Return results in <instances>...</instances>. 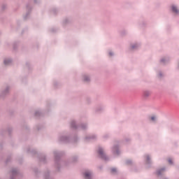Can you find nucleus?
<instances>
[{
	"mask_svg": "<svg viewBox=\"0 0 179 179\" xmlns=\"http://www.w3.org/2000/svg\"><path fill=\"white\" fill-rule=\"evenodd\" d=\"M78 137L72 138V136L69 133H62L57 137L59 143H75L78 142Z\"/></svg>",
	"mask_w": 179,
	"mask_h": 179,
	"instance_id": "nucleus-1",
	"label": "nucleus"
},
{
	"mask_svg": "<svg viewBox=\"0 0 179 179\" xmlns=\"http://www.w3.org/2000/svg\"><path fill=\"white\" fill-rule=\"evenodd\" d=\"M53 155L55 157V167L57 169V171H59L62 166H64V162L61 160V157L64 155V152L55 150L53 151Z\"/></svg>",
	"mask_w": 179,
	"mask_h": 179,
	"instance_id": "nucleus-2",
	"label": "nucleus"
},
{
	"mask_svg": "<svg viewBox=\"0 0 179 179\" xmlns=\"http://www.w3.org/2000/svg\"><path fill=\"white\" fill-rule=\"evenodd\" d=\"M97 155L100 159L104 160L105 162H108L110 160V157L107 156V154H106V149L104 147L98 148Z\"/></svg>",
	"mask_w": 179,
	"mask_h": 179,
	"instance_id": "nucleus-3",
	"label": "nucleus"
},
{
	"mask_svg": "<svg viewBox=\"0 0 179 179\" xmlns=\"http://www.w3.org/2000/svg\"><path fill=\"white\" fill-rule=\"evenodd\" d=\"M70 127L73 129H79V128L81 129H87V123H81L80 125H79V123H78L76 120H71L70 122Z\"/></svg>",
	"mask_w": 179,
	"mask_h": 179,
	"instance_id": "nucleus-4",
	"label": "nucleus"
},
{
	"mask_svg": "<svg viewBox=\"0 0 179 179\" xmlns=\"http://www.w3.org/2000/svg\"><path fill=\"white\" fill-rule=\"evenodd\" d=\"M169 12L173 15L175 17L179 16V5L176 3H172L169 6Z\"/></svg>",
	"mask_w": 179,
	"mask_h": 179,
	"instance_id": "nucleus-5",
	"label": "nucleus"
},
{
	"mask_svg": "<svg viewBox=\"0 0 179 179\" xmlns=\"http://www.w3.org/2000/svg\"><path fill=\"white\" fill-rule=\"evenodd\" d=\"M167 170H169L168 166H162L156 170L155 174L159 179L162 178L166 176V171H167Z\"/></svg>",
	"mask_w": 179,
	"mask_h": 179,
	"instance_id": "nucleus-6",
	"label": "nucleus"
},
{
	"mask_svg": "<svg viewBox=\"0 0 179 179\" xmlns=\"http://www.w3.org/2000/svg\"><path fill=\"white\" fill-rule=\"evenodd\" d=\"M110 152L113 156L117 157L121 155V149H120V144H114L110 148Z\"/></svg>",
	"mask_w": 179,
	"mask_h": 179,
	"instance_id": "nucleus-7",
	"label": "nucleus"
},
{
	"mask_svg": "<svg viewBox=\"0 0 179 179\" xmlns=\"http://www.w3.org/2000/svg\"><path fill=\"white\" fill-rule=\"evenodd\" d=\"M143 160L145 166L147 167H150L152 164H153V161L152 160V154H145L143 155Z\"/></svg>",
	"mask_w": 179,
	"mask_h": 179,
	"instance_id": "nucleus-8",
	"label": "nucleus"
},
{
	"mask_svg": "<svg viewBox=\"0 0 179 179\" xmlns=\"http://www.w3.org/2000/svg\"><path fill=\"white\" fill-rule=\"evenodd\" d=\"M170 61H171V57L167 55L162 57L159 59L160 64L163 65H167V64H169Z\"/></svg>",
	"mask_w": 179,
	"mask_h": 179,
	"instance_id": "nucleus-9",
	"label": "nucleus"
},
{
	"mask_svg": "<svg viewBox=\"0 0 179 179\" xmlns=\"http://www.w3.org/2000/svg\"><path fill=\"white\" fill-rule=\"evenodd\" d=\"M10 92V85H7L4 87L2 90L1 92L0 93V97H5V96H8Z\"/></svg>",
	"mask_w": 179,
	"mask_h": 179,
	"instance_id": "nucleus-10",
	"label": "nucleus"
},
{
	"mask_svg": "<svg viewBox=\"0 0 179 179\" xmlns=\"http://www.w3.org/2000/svg\"><path fill=\"white\" fill-rule=\"evenodd\" d=\"M83 176L84 179H93V171L90 169H86L84 171Z\"/></svg>",
	"mask_w": 179,
	"mask_h": 179,
	"instance_id": "nucleus-11",
	"label": "nucleus"
},
{
	"mask_svg": "<svg viewBox=\"0 0 179 179\" xmlns=\"http://www.w3.org/2000/svg\"><path fill=\"white\" fill-rule=\"evenodd\" d=\"M97 134H87L84 139L85 141H86V142H89L90 141H97Z\"/></svg>",
	"mask_w": 179,
	"mask_h": 179,
	"instance_id": "nucleus-12",
	"label": "nucleus"
},
{
	"mask_svg": "<svg viewBox=\"0 0 179 179\" xmlns=\"http://www.w3.org/2000/svg\"><path fill=\"white\" fill-rule=\"evenodd\" d=\"M139 47H141V42H133L130 43L129 48L131 51H134L135 50H138Z\"/></svg>",
	"mask_w": 179,
	"mask_h": 179,
	"instance_id": "nucleus-13",
	"label": "nucleus"
},
{
	"mask_svg": "<svg viewBox=\"0 0 179 179\" xmlns=\"http://www.w3.org/2000/svg\"><path fill=\"white\" fill-rule=\"evenodd\" d=\"M158 119H159V117L157 116V115L154 114L148 116V121L151 124H156L157 122Z\"/></svg>",
	"mask_w": 179,
	"mask_h": 179,
	"instance_id": "nucleus-14",
	"label": "nucleus"
},
{
	"mask_svg": "<svg viewBox=\"0 0 179 179\" xmlns=\"http://www.w3.org/2000/svg\"><path fill=\"white\" fill-rule=\"evenodd\" d=\"M81 78L83 82H85L86 83H89L90 80H92V77L88 73H83L81 75Z\"/></svg>",
	"mask_w": 179,
	"mask_h": 179,
	"instance_id": "nucleus-15",
	"label": "nucleus"
},
{
	"mask_svg": "<svg viewBox=\"0 0 179 179\" xmlns=\"http://www.w3.org/2000/svg\"><path fill=\"white\" fill-rule=\"evenodd\" d=\"M19 174V170L16 168H13L10 171V179H15L16 178V176Z\"/></svg>",
	"mask_w": 179,
	"mask_h": 179,
	"instance_id": "nucleus-16",
	"label": "nucleus"
},
{
	"mask_svg": "<svg viewBox=\"0 0 179 179\" xmlns=\"http://www.w3.org/2000/svg\"><path fill=\"white\" fill-rule=\"evenodd\" d=\"M150 94H152V92L149 90H145L143 92V97L144 99H148L150 97Z\"/></svg>",
	"mask_w": 179,
	"mask_h": 179,
	"instance_id": "nucleus-17",
	"label": "nucleus"
},
{
	"mask_svg": "<svg viewBox=\"0 0 179 179\" xmlns=\"http://www.w3.org/2000/svg\"><path fill=\"white\" fill-rule=\"evenodd\" d=\"M104 108H105L104 106L99 105L95 108L94 111L95 113H103V111L104 110Z\"/></svg>",
	"mask_w": 179,
	"mask_h": 179,
	"instance_id": "nucleus-18",
	"label": "nucleus"
},
{
	"mask_svg": "<svg viewBox=\"0 0 179 179\" xmlns=\"http://www.w3.org/2000/svg\"><path fill=\"white\" fill-rule=\"evenodd\" d=\"M72 22V18L71 17H65L64 18L62 23L64 26H66V24H69V23Z\"/></svg>",
	"mask_w": 179,
	"mask_h": 179,
	"instance_id": "nucleus-19",
	"label": "nucleus"
},
{
	"mask_svg": "<svg viewBox=\"0 0 179 179\" xmlns=\"http://www.w3.org/2000/svg\"><path fill=\"white\" fill-rule=\"evenodd\" d=\"M12 62H13V60L12 59V58H10V57H7L3 60V64L4 65H6V66L10 65Z\"/></svg>",
	"mask_w": 179,
	"mask_h": 179,
	"instance_id": "nucleus-20",
	"label": "nucleus"
},
{
	"mask_svg": "<svg viewBox=\"0 0 179 179\" xmlns=\"http://www.w3.org/2000/svg\"><path fill=\"white\" fill-rule=\"evenodd\" d=\"M27 8L28 9V12L25 15H24V16H23V18L24 19V20H27V19H29V17H30V9H31V8L29 6H27Z\"/></svg>",
	"mask_w": 179,
	"mask_h": 179,
	"instance_id": "nucleus-21",
	"label": "nucleus"
},
{
	"mask_svg": "<svg viewBox=\"0 0 179 179\" xmlns=\"http://www.w3.org/2000/svg\"><path fill=\"white\" fill-rule=\"evenodd\" d=\"M39 160L41 163H46L47 162V158L45 157V155H42L39 157Z\"/></svg>",
	"mask_w": 179,
	"mask_h": 179,
	"instance_id": "nucleus-22",
	"label": "nucleus"
},
{
	"mask_svg": "<svg viewBox=\"0 0 179 179\" xmlns=\"http://www.w3.org/2000/svg\"><path fill=\"white\" fill-rule=\"evenodd\" d=\"M43 112L41 110H37L35 111V117H41Z\"/></svg>",
	"mask_w": 179,
	"mask_h": 179,
	"instance_id": "nucleus-23",
	"label": "nucleus"
},
{
	"mask_svg": "<svg viewBox=\"0 0 179 179\" xmlns=\"http://www.w3.org/2000/svg\"><path fill=\"white\" fill-rule=\"evenodd\" d=\"M44 178L45 179H54L52 176L50 174V171H47L45 175H44Z\"/></svg>",
	"mask_w": 179,
	"mask_h": 179,
	"instance_id": "nucleus-24",
	"label": "nucleus"
},
{
	"mask_svg": "<svg viewBox=\"0 0 179 179\" xmlns=\"http://www.w3.org/2000/svg\"><path fill=\"white\" fill-rule=\"evenodd\" d=\"M157 78H163V76H164V73H163V71L159 70L158 71H157Z\"/></svg>",
	"mask_w": 179,
	"mask_h": 179,
	"instance_id": "nucleus-25",
	"label": "nucleus"
},
{
	"mask_svg": "<svg viewBox=\"0 0 179 179\" xmlns=\"http://www.w3.org/2000/svg\"><path fill=\"white\" fill-rule=\"evenodd\" d=\"M167 162L170 166H174V159L169 157L167 159Z\"/></svg>",
	"mask_w": 179,
	"mask_h": 179,
	"instance_id": "nucleus-26",
	"label": "nucleus"
},
{
	"mask_svg": "<svg viewBox=\"0 0 179 179\" xmlns=\"http://www.w3.org/2000/svg\"><path fill=\"white\" fill-rule=\"evenodd\" d=\"M110 173L111 174H113L114 176H115V174L118 173V169L117 168H111Z\"/></svg>",
	"mask_w": 179,
	"mask_h": 179,
	"instance_id": "nucleus-27",
	"label": "nucleus"
},
{
	"mask_svg": "<svg viewBox=\"0 0 179 179\" xmlns=\"http://www.w3.org/2000/svg\"><path fill=\"white\" fill-rule=\"evenodd\" d=\"M102 138L104 141H107V139H109V138H110V134H103Z\"/></svg>",
	"mask_w": 179,
	"mask_h": 179,
	"instance_id": "nucleus-28",
	"label": "nucleus"
},
{
	"mask_svg": "<svg viewBox=\"0 0 179 179\" xmlns=\"http://www.w3.org/2000/svg\"><path fill=\"white\" fill-rule=\"evenodd\" d=\"M27 152H28V153H36V150L31 149V148H29L27 150Z\"/></svg>",
	"mask_w": 179,
	"mask_h": 179,
	"instance_id": "nucleus-29",
	"label": "nucleus"
},
{
	"mask_svg": "<svg viewBox=\"0 0 179 179\" xmlns=\"http://www.w3.org/2000/svg\"><path fill=\"white\" fill-rule=\"evenodd\" d=\"M53 86H55V87H57V86H59V82H58L57 80H55L53 82Z\"/></svg>",
	"mask_w": 179,
	"mask_h": 179,
	"instance_id": "nucleus-30",
	"label": "nucleus"
},
{
	"mask_svg": "<svg viewBox=\"0 0 179 179\" xmlns=\"http://www.w3.org/2000/svg\"><path fill=\"white\" fill-rule=\"evenodd\" d=\"M108 55L110 56V57H114V52H113V51H109L108 52Z\"/></svg>",
	"mask_w": 179,
	"mask_h": 179,
	"instance_id": "nucleus-31",
	"label": "nucleus"
},
{
	"mask_svg": "<svg viewBox=\"0 0 179 179\" xmlns=\"http://www.w3.org/2000/svg\"><path fill=\"white\" fill-rule=\"evenodd\" d=\"M78 156L76 155V156L73 157L72 161L73 162H76V160H78Z\"/></svg>",
	"mask_w": 179,
	"mask_h": 179,
	"instance_id": "nucleus-32",
	"label": "nucleus"
},
{
	"mask_svg": "<svg viewBox=\"0 0 179 179\" xmlns=\"http://www.w3.org/2000/svg\"><path fill=\"white\" fill-rule=\"evenodd\" d=\"M126 163H127V164H132V160H131V159H127V160L126 161Z\"/></svg>",
	"mask_w": 179,
	"mask_h": 179,
	"instance_id": "nucleus-33",
	"label": "nucleus"
},
{
	"mask_svg": "<svg viewBox=\"0 0 179 179\" xmlns=\"http://www.w3.org/2000/svg\"><path fill=\"white\" fill-rule=\"evenodd\" d=\"M124 142H131V138H125Z\"/></svg>",
	"mask_w": 179,
	"mask_h": 179,
	"instance_id": "nucleus-34",
	"label": "nucleus"
},
{
	"mask_svg": "<svg viewBox=\"0 0 179 179\" xmlns=\"http://www.w3.org/2000/svg\"><path fill=\"white\" fill-rule=\"evenodd\" d=\"M159 179H169V178L166 177V175L162 176V178H159Z\"/></svg>",
	"mask_w": 179,
	"mask_h": 179,
	"instance_id": "nucleus-35",
	"label": "nucleus"
},
{
	"mask_svg": "<svg viewBox=\"0 0 179 179\" xmlns=\"http://www.w3.org/2000/svg\"><path fill=\"white\" fill-rule=\"evenodd\" d=\"M8 162H9V159H7V160H6V163H8Z\"/></svg>",
	"mask_w": 179,
	"mask_h": 179,
	"instance_id": "nucleus-36",
	"label": "nucleus"
},
{
	"mask_svg": "<svg viewBox=\"0 0 179 179\" xmlns=\"http://www.w3.org/2000/svg\"><path fill=\"white\" fill-rule=\"evenodd\" d=\"M37 129H38V130H40V128L37 127Z\"/></svg>",
	"mask_w": 179,
	"mask_h": 179,
	"instance_id": "nucleus-37",
	"label": "nucleus"
},
{
	"mask_svg": "<svg viewBox=\"0 0 179 179\" xmlns=\"http://www.w3.org/2000/svg\"><path fill=\"white\" fill-rule=\"evenodd\" d=\"M0 34H1V32H0Z\"/></svg>",
	"mask_w": 179,
	"mask_h": 179,
	"instance_id": "nucleus-38",
	"label": "nucleus"
}]
</instances>
